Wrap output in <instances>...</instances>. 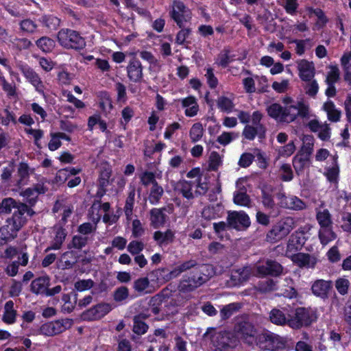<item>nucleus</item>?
<instances>
[{"mask_svg":"<svg viewBox=\"0 0 351 351\" xmlns=\"http://www.w3.org/2000/svg\"><path fill=\"white\" fill-rule=\"evenodd\" d=\"M25 213L30 217L36 214L33 209H30L25 205H21L14 210L12 217L6 219L5 224L0 228V245L5 244L17 236V232L27 221L25 216Z\"/></svg>","mask_w":351,"mask_h":351,"instance_id":"1","label":"nucleus"},{"mask_svg":"<svg viewBox=\"0 0 351 351\" xmlns=\"http://www.w3.org/2000/svg\"><path fill=\"white\" fill-rule=\"evenodd\" d=\"M212 270L210 265H202L184 275L178 287L179 292L189 293L201 287L210 279Z\"/></svg>","mask_w":351,"mask_h":351,"instance_id":"2","label":"nucleus"},{"mask_svg":"<svg viewBox=\"0 0 351 351\" xmlns=\"http://www.w3.org/2000/svg\"><path fill=\"white\" fill-rule=\"evenodd\" d=\"M204 337L209 338L215 351H231L239 343V340L232 333L226 331L216 332L213 328H208Z\"/></svg>","mask_w":351,"mask_h":351,"instance_id":"3","label":"nucleus"},{"mask_svg":"<svg viewBox=\"0 0 351 351\" xmlns=\"http://www.w3.org/2000/svg\"><path fill=\"white\" fill-rule=\"evenodd\" d=\"M315 313L310 308L298 307L290 311L288 326L294 330L309 326L316 320Z\"/></svg>","mask_w":351,"mask_h":351,"instance_id":"4","label":"nucleus"},{"mask_svg":"<svg viewBox=\"0 0 351 351\" xmlns=\"http://www.w3.org/2000/svg\"><path fill=\"white\" fill-rule=\"evenodd\" d=\"M234 332L241 339L250 345L256 342L259 335L257 328L245 316L237 319Z\"/></svg>","mask_w":351,"mask_h":351,"instance_id":"5","label":"nucleus"},{"mask_svg":"<svg viewBox=\"0 0 351 351\" xmlns=\"http://www.w3.org/2000/svg\"><path fill=\"white\" fill-rule=\"evenodd\" d=\"M295 227V221L291 217L279 221L272 226L267 233L266 240L269 243H276L286 237Z\"/></svg>","mask_w":351,"mask_h":351,"instance_id":"6","label":"nucleus"},{"mask_svg":"<svg viewBox=\"0 0 351 351\" xmlns=\"http://www.w3.org/2000/svg\"><path fill=\"white\" fill-rule=\"evenodd\" d=\"M60 44L67 49H82L86 46L84 38L80 33L70 29H62L58 34Z\"/></svg>","mask_w":351,"mask_h":351,"instance_id":"7","label":"nucleus"},{"mask_svg":"<svg viewBox=\"0 0 351 351\" xmlns=\"http://www.w3.org/2000/svg\"><path fill=\"white\" fill-rule=\"evenodd\" d=\"M255 343L263 349L281 350L285 348L287 341L278 335L267 331L259 334Z\"/></svg>","mask_w":351,"mask_h":351,"instance_id":"8","label":"nucleus"},{"mask_svg":"<svg viewBox=\"0 0 351 351\" xmlns=\"http://www.w3.org/2000/svg\"><path fill=\"white\" fill-rule=\"evenodd\" d=\"M245 178H239L236 182V191L233 194V202L240 206L252 207V199L247 193V188L244 183Z\"/></svg>","mask_w":351,"mask_h":351,"instance_id":"9","label":"nucleus"},{"mask_svg":"<svg viewBox=\"0 0 351 351\" xmlns=\"http://www.w3.org/2000/svg\"><path fill=\"white\" fill-rule=\"evenodd\" d=\"M227 222L230 228L240 229L247 228L250 225L248 215L243 211H230L228 213Z\"/></svg>","mask_w":351,"mask_h":351,"instance_id":"10","label":"nucleus"},{"mask_svg":"<svg viewBox=\"0 0 351 351\" xmlns=\"http://www.w3.org/2000/svg\"><path fill=\"white\" fill-rule=\"evenodd\" d=\"M112 310V306L108 303H101L94 306L82 314L84 320H96L104 317Z\"/></svg>","mask_w":351,"mask_h":351,"instance_id":"11","label":"nucleus"},{"mask_svg":"<svg viewBox=\"0 0 351 351\" xmlns=\"http://www.w3.org/2000/svg\"><path fill=\"white\" fill-rule=\"evenodd\" d=\"M290 311L286 307L274 308L269 313V321L276 326H288Z\"/></svg>","mask_w":351,"mask_h":351,"instance_id":"12","label":"nucleus"},{"mask_svg":"<svg viewBox=\"0 0 351 351\" xmlns=\"http://www.w3.org/2000/svg\"><path fill=\"white\" fill-rule=\"evenodd\" d=\"M188 12L189 11L182 1H173L171 16L180 27H182L184 22H186L189 18Z\"/></svg>","mask_w":351,"mask_h":351,"instance_id":"13","label":"nucleus"},{"mask_svg":"<svg viewBox=\"0 0 351 351\" xmlns=\"http://www.w3.org/2000/svg\"><path fill=\"white\" fill-rule=\"evenodd\" d=\"M251 274L252 269L250 267H243L239 269H232L228 283L230 287L239 286L247 281Z\"/></svg>","mask_w":351,"mask_h":351,"instance_id":"14","label":"nucleus"},{"mask_svg":"<svg viewBox=\"0 0 351 351\" xmlns=\"http://www.w3.org/2000/svg\"><path fill=\"white\" fill-rule=\"evenodd\" d=\"M282 265L276 261L267 260L264 264L258 265L257 273L261 276H278L282 273Z\"/></svg>","mask_w":351,"mask_h":351,"instance_id":"15","label":"nucleus"},{"mask_svg":"<svg viewBox=\"0 0 351 351\" xmlns=\"http://www.w3.org/2000/svg\"><path fill=\"white\" fill-rule=\"evenodd\" d=\"M332 288V281L319 279L313 282L311 289L313 295L325 300L328 298L329 292Z\"/></svg>","mask_w":351,"mask_h":351,"instance_id":"16","label":"nucleus"},{"mask_svg":"<svg viewBox=\"0 0 351 351\" xmlns=\"http://www.w3.org/2000/svg\"><path fill=\"white\" fill-rule=\"evenodd\" d=\"M290 104H287L285 106H282L278 104L274 103L269 106L267 112L269 117L280 122L290 123L287 120Z\"/></svg>","mask_w":351,"mask_h":351,"instance_id":"17","label":"nucleus"},{"mask_svg":"<svg viewBox=\"0 0 351 351\" xmlns=\"http://www.w3.org/2000/svg\"><path fill=\"white\" fill-rule=\"evenodd\" d=\"M309 114V106L308 104L300 101L295 104H290L287 120L294 121L298 117L306 118Z\"/></svg>","mask_w":351,"mask_h":351,"instance_id":"18","label":"nucleus"},{"mask_svg":"<svg viewBox=\"0 0 351 351\" xmlns=\"http://www.w3.org/2000/svg\"><path fill=\"white\" fill-rule=\"evenodd\" d=\"M143 66L141 62L136 58H132L127 66L128 78L134 82H140L143 80Z\"/></svg>","mask_w":351,"mask_h":351,"instance_id":"19","label":"nucleus"},{"mask_svg":"<svg viewBox=\"0 0 351 351\" xmlns=\"http://www.w3.org/2000/svg\"><path fill=\"white\" fill-rule=\"evenodd\" d=\"M297 68L299 71V77L302 81L314 78L315 69L313 62L305 59L300 60L297 61Z\"/></svg>","mask_w":351,"mask_h":351,"instance_id":"20","label":"nucleus"},{"mask_svg":"<svg viewBox=\"0 0 351 351\" xmlns=\"http://www.w3.org/2000/svg\"><path fill=\"white\" fill-rule=\"evenodd\" d=\"M278 198L282 207L292 210H302L305 208V204L295 196H286L284 193H279Z\"/></svg>","mask_w":351,"mask_h":351,"instance_id":"21","label":"nucleus"},{"mask_svg":"<svg viewBox=\"0 0 351 351\" xmlns=\"http://www.w3.org/2000/svg\"><path fill=\"white\" fill-rule=\"evenodd\" d=\"M292 261L300 267L313 268L317 263L315 256L304 253L294 254Z\"/></svg>","mask_w":351,"mask_h":351,"instance_id":"22","label":"nucleus"},{"mask_svg":"<svg viewBox=\"0 0 351 351\" xmlns=\"http://www.w3.org/2000/svg\"><path fill=\"white\" fill-rule=\"evenodd\" d=\"M306 239L303 232H295L293 233L287 245V252H296L300 250L305 243Z\"/></svg>","mask_w":351,"mask_h":351,"instance_id":"23","label":"nucleus"},{"mask_svg":"<svg viewBox=\"0 0 351 351\" xmlns=\"http://www.w3.org/2000/svg\"><path fill=\"white\" fill-rule=\"evenodd\" d=\"M50 285V278L47 276H41L32 280L31 291L36 294L45 295Z\"/></svg>","mask_w":351,"mask_h":351,"instance_id":"24","label":"nucleus"},{"mask_svg":"<svg viewBox=\"0 0 351 351\" xmlns=\"http://www.w3.org/2000/svg\"><path fill=\"white\" fill-rule=\"evenodd\" d=\"M55 237L52 241L51 245L49 246L45 252H47L51 250H59L61 248L64 241L67 235V232L62 226H55Z\"/></svg>","mask_w":351,"mask_h":351,"instance_id":"25","label":"nucleus"},{"mask_svg":"<svg viewBox=\"0 0 351 351\" xmlns=\"http://www.w3.org/2000/svg\"><path fill=\"white\" fill-rule=\"evenodd\" d=\"M154 239L160 246L167 245L173 242L175 239V232L170 229L165 232L156 231L154 233Z\"/></svg>","mask_w":351,"mask_h":351,"instance_id":"26","label":"nucleus"},{"mask_svg":"<svg viewBox=\"0 0 351 351\" xmlns=\"http://www.w3.org/2000/svg\"><path fill=\"white\" fill-rule=\"evenodd\" d=\"M23 73L25 78L36 88L37 91L43 92L44 85L35 71L30 69H25L23 70Z\"/></svg>","mask_w":351,"mask_h":351,"instance_id":"27","label":"nucleus"},{"mask_svg":"<svg viewBox=\"0 0 351 351\" xmlns=\"http://www.w3.org/2000/svg\"><path fill=\"white\" fill-rule=\"evenodd\" d=\"M265 128L258 127L255 128L250 125H247L244 128L243 131V136L250 141L254 140L256 136H258L260 138H265Z\"/></svg>","mask_w":351,"mask_h":351,"instance_id":"28","label":"nucleus"},{"mask_svg":"<svg viewBox=\"0 0 351 351\" xmlns=\"http://www.w3.org/2000/svg\"><path fill=\"white\" fill-rule=\"evenodd\" d=\"M323 109L326 112L329 121L332 122H337L339 121L341 112L335 108V106L332 101L329 100L325 102L323 106Z\"/></svg>","mask_w":351,"mask_h":351,"instance_id":"29","label":"nucleus"},{"mask_svg":"<svg viewBox=\"0 0 351 351\" xmlns=\"http://www.w3.org/2000/svg\"><path fill=\"white\" fill-rule=\"evenodd\" d=\"M16 316V311L14 309V302L9 300L5 304L2 320L8 324H12L15 322Z\"/></svg>","mask_w":351,"mask_h":351,"instance_id":"30","label":"nucleus"},{"mask_svg":"<svg viewBox=\"0 0 351 351\" xmlns=\"http://www.w3.org/2000/svg\"><path fill=\"white\" fill-rule=\"evenodd\" d=\"M193 183L186 180H180L176 186V189L185 198L191 199L194 197L192 193Z\"/></svg>","mask_w":351,"mask_h":351,"instance_id":"31","label":"nucleus"},{"mask_svg":"<svg viewBox=\"0 0 351 351\" xmlns=\"http://www.w3.org/2000/svg\"><path fill=\"white\" fill-rule=\"evenodd\" d=\"M165 208H153L150 211V220L152 224L155 227L158 228L163 225L165 222L166 215L163 211Z\"/></svg>","mask_w":351,"mask_h":351,"instance_id":"32","label":"nucleus"},{"mask_svg":"<svg viewBox=\"0 0 351 351\" xmlns=\"http://www.w3.org/2000/svg\"><path fill=\"white\" fill-rule=\"evenodd\" d=\"M23 205L21 202H18L13 198H5L0 202V213L9 214L12 209H17L19 206Z\"/></svg>","mask_w":351,"mask_h":351,"instance_id":"33","label":"nucleus"},{"mask_svg":"<svg viewBox=\"0 0 351 351\" xmlns=\"http://www.w3.org/2000/svg\"><path fill=\"white\" fill-rule=\"evenodd\" d=\"M20 195L25 198L26 203L21 202V204L25 205L27 207L32 209L38 200V195L34 192L32 188H28L20 193Z\"/></svg>","mask_w":351,"mask_h":351,"instance_id":"34","label":"nucleus"},{"mask_svg":"<svg viewBox=\"0 0 351 351\" xmlns=\"http://www.w3.org/2000/svg\"><path fill=\"white\" fill-rule=\"evenodd\" d=\"M241 305L239 303H230L224 306L220 311V315L222 319L225 320L230 318L233 314L239 311Z\"/></svg>","mask_w":351,"mask_h":351,"instance_id":"35","label":"nucleus"},{"mask_svg":"<svg viewBox=\"0 0 351 351\" xmlns=\"http://www.w3.org/2000/svg\"><path fill=\"white\" fill-rule=\"evenodd\" d=\"M337 237L336 234L332 230L331 227L320 228L319 238L322 244L326 245Z\"/></svg>","mask_w":351,"mask_h":351,"instance_id":"36","label":"nucleus"},{"mask_svg":"<svg viewBox=\"0 0 351 351\" xmlns=\"http://www.w3.org/2000/svg\"><path fill=\"white\" fill-rule=\"evenodd\" d=\"M112 171L108 167H104V169L101 171L99 178V185L100 188L102 189V193L100 196H102L105 193L106 190L104 189L109 184V180L111 176Z\"/></svg>","mask_w":351,"mask_h":351,"instance_id":"37","label":"nucleus"},{"mask_svg":"<svg viewBox=\"0 0 351 351\" xmlns=\"http://www.w3.org/2000/svg\"><path fill=\"white\" fill-rule=\"evenodd\" d=\"M350 55H343L341 58V63L344 71V80L351 84V62Z\"/></svg>","mask_w":351,"mask_h":351,"instance_id":"38","label":"nucleus"},{"mask_svg":"<svg viewBox=\"0 0 351 351\" xmlns=\"http://www.w3.org/2000/svg\"><path fill=\"white\" fill-rule=\"evenodd\" d=\"M164 191L162 187L159 186L158 183H154V185L152 186L150 191V194L149 196V202L152 204L158 203Z\"/></svg>","mask_w":351,"mask_h":351,"instance_id":"39","label":"nucleus"},{"mask_svg":"<svg viewBox=\"0 0 351 351\" xmlns=\"http://www.w3.org/2000/svg\"><path fill=\"white\" fill-rule=\"evenodd\" d=\"M305 82L304 89L305 93L310 97H315L319 90L318 83L315 80L311 79L310 80H304Z\"/></svg>","mask_w":351,"mask_h":351,"instance_id":"40","label":"nucleus"},{"mask_svg":"<svg viewBox=\"0 0 351 351\" xmlns=\"http://www.w3.org/2000/svg\"><path fill=\"white\" fill-rule=\"evenodd\" d=\"M36 45L44 52L51 51L55 47V42L49 37L43 36L36 41Z\"/></svg>","mask_w":351,"mask_h":351,"instance_id":"41","label":"nucleus"},{"mask_svg":"<svg viewBox=\"0 0 351 351\" xmlns=\"http://www.w3.org/2000/svg\"><path fill=\"white\" fill-rule=\"evenodd\" d=\"M204 134L202 125L199 123H194L189 132V136L193 143L199 141Z\"/></svg>","mask_w":351,"mask_h":351,"instance_id":"42","label":"nucleus"},{"mask_svg":"<svg viewBox=\"0 0 351 351\" xmlns=\"http://www.w3.org/2000/svg\"><path fill=\"white\" fill-rule=\"evenodd\" d=\"M17 173L20 178L17 181V185L21 186L25 184L27 179L29 177V167L24 162L20 163Z\"/></svg>","mask_w":351,"mask_h":351,"instance_id":"43","label":"nucleus"},{"mask_svg":"<svg viewBox=\"0 0 351 351\" xmlns=\"http://www.w3.org/2000/svg\"><path fill=\"white\" fill-rule=\"evenodd\" d=\"M88 237L82 235H75L72 238L71 242L68 245L69 248H75L81 250L88 243Z\"/></svg>","mask_w":351,"mask_h":351,"instance_id":"44","label":"nucleus"},{"mask_svg":"<svg viewBox=\"0 0 351 351\" xmlns=\"http://www.w3.org/2000/svg\"><path fill=\"white\" fill-rule=\"evenodd\" d=\"M317 219L321 228L331 227L332 221L330 219V214L328 210L318 212L317 214Z\"/></svg>","mask_w":351,"mask_h":351,"instance_id":"45","label":"nucleus"},{"mask_svg":"<svg viewBox=\"0 0 351 351\" xmlns=\"http://www.w3.org/2000/svg\"><path fill=\"white\" fill-rule=\"evenodd\" d=\"M148 329V326L143 322L140 316L134 317L133 332L138 335L145 334Z\"/></svg>","mask_w":351,"mask_h":351,"instance_id":"46","label":"nucleus"},{"mask_svg":"<svg viewBox=\"0 0 351 351\" xmlns=\"http://www.w3.org/2000/svg\"><path fill=\"white\" fill-rule=\"evenodd\" d=\"M62 260L64 266L63 269L71 268L77 262V257L72 251L64 252L62 255Z\"/></svg>","mask_w":351,"mask_h":351,"instance_id":"47","label":"nucleus"},{"mask_svg":"<svg viewBox=\"0 0 351 351\" xmlns=\"http://www.w3.org/2000/svg\"><path fill=\"white\" fill-rule=\"evenodd\" d=\"M222 160L221 156L216 152H212L209 157V169L211 171H217L219 166L221 165Z\"/></svg>","mask_w":351,"mask_h":351,"instance_id":"48","label":"nucleus"},{"mask_svg":"<svg viewBox=\"0 0 351 351\" xmlns=\"http://www.w3.org/2000/svg\"><path fill=\"white\" fill-rule=\"evenodd\" d=\"M237 137V133L224 132L217 137V141L219 144L226 146Z\"/></svg>","mask_w":351,"mask_h":351,"instance_id":"49","label":"nucleus"},{"mask_svg":"<svg viewBox=\"0 0 351 351\" xmlns=\"http://www.w3.org/2000/svg\"><path fill=\"white\" fill-rule=\"evenodd\" d=\"M230 51L231 50L229 47H226L219 55V64L223 68L227 67L232 60V57L230 56Z\"/></svg>","mask_w":351,"mask_h":351,"instance_id":"50","label":"nucleus"},{"mask_svg":"<svg viewBox=\"0 0 351 351\" xmlns=\"http://www.w3.org/2000/svg\"><path fill=\"white\" fill-rule=\"evenodd\" d=\"M129 296V290L126 287L122 286L117 288L113 293V299L116 302H122Z\"/></svg>","mask_w":351,"mask_h":351,"instance_id":"51","label":"nucleus"},{"mask_svg":"<svg viewBox=\"0 0 351 351\" xmlns=\"http://www.w3.org/2000/svg\"><path fill=\"white\" fill-rule=\"evenodd\" d=\"M303 147L302 149L303 151L308 155H310L312 154L313 151V146H314V138L311 135H304L303 138Z\"/></svg>","mask_w":351,"mask_h":351,"instance_id":"52","label":"nucleus"},{"mask_svg":"<svg viewBox=\"0 0 351 351\" xmlns=\"http://www.w3.org/2000/svg\"><path fill=\"white\" fill-rule=\"evenodd\" d=\"M97 229V226L90 222H86L80 225L77 228V232L82 236L94 233Z\"/></svg>","mask_w":351,"mask_h":351,"instance_id":"53","label":"nucleus"},{"mask_svg":"<svg viewBox=\"0 0 351 351\" xmlns=\"http://www.w3.org/2000/svg\"><path fill=\"white\" fill-rule=\"evenodd\" d=\"M350 282L346 278H339L335 281V287L341 295H346L348 293Z\"/></svg>","mask_w":351,"mask_h":351,"instance_id":"54","label":"nucleus"},{"mask_svg":"<svg viewBox=\"0 0 351 351\" xmlns=\"http://www.w3.org/2000/svg\"><path fill=\"white\" fill-rule=\"evenodd\" d=\"M217 106L223 111H230L234 105L232 101L226 97H220L218 98Z\"/></svg>","mask_w":351,"mask_h":351,"instance_id":"55","label":"nucleus"},{"mask_svg":"<svg viewBox=\"0 0 351 351\" xmlns=\"http://www.w3.org/2000/svg\"><path fill=\"white\" fill-rule=\"evenodd\" d=\"M145 245L142 241H132L128 245V251L132 255L138 254L143 249Z\"/></svg>","mask_w":351,"mask_h":351,"instance_id":"56","label":"nucleus"},{"mask_svg":"<svg viewBox=\"0 0 351 351\" xmlns=\"http://www.w3.org/2000/svg\"><path fill=\"white\" fill-rule=\"evenodd\" d=\"M339 166L336 159H335L333 166L327 170L326 176L330 182H336L339 176Z\"/></svg>","mask_w":351,"mask_h":351,"instance_id":"57","label":"nucleus"},{"mask_svg":"<svg viewBox=\"0 0 351 351\" xmlns=\"http://www.w3.org/2000/svg\"><path fill=\"white\" fill-rule=\"evenodd\" d=\"M149 285L147 278H140L134 282V289L138 293H143Z\"/></svg>","mask_w":351,"mask_h":351,"instance_id":"58","label":"nucleus"},{"mask_svg":"<svg viewBox=\"0 0 351 351\" xmlns=\"http://www.w3.org/2000/svg\"><path fill=\"white\" fill-rule=\"evenodd\" d=\"M262 203L265 208L272 209L275 202L272 195L265 190H262Z\"/></svg>","mask_w":351,"mask_h":351,"instance_id":"59","label":"nucleus"},{"mask_svg":"<svg viewBox=\"0 0 351 351\" xmlns=\"http://www.w3.org/2000/svg\"><path fill=\"white\" fill-rule=\"evenodd\" d=\"M68 323L67 321L57 320L55 322H51L53 335H58L66 329V324Z\"/></svg>","mask_w":351,"mask_h":351,"instance_id":"60","label":"nucleus"},{"mask_svg":"<svg viewBox=\"0 0 351 351\" xmlns=\"http://www.w3.org/2000/svg\"><path fill=\"white\" fill-rule=\"evenodd\" d=\"M44 25L50 29H56L60 24V20L53 16H45L42 20Z\"/></svg>","mask_w":351,"mask_h":351,"instance_id":"61","label":"nucleus"},{"mask_svg":"<svg viewBox=\"0 0 351 351\" xmlns=\"http://www.w3.org/2000/svg\"><path fill=\"white\" fill-rule=\"evenodd\" d=\"M94 285V282L90 280H81L79 281H77L75 283V288L79 291H83L87 289H90L92 288Z\"/></svg>","mask_w":351,"mask_h":351,"instance_id":"62","label":"nucleus"},{"mask_svg":"<svg viewBox=\"0 0 351 351\" xmlns=\"http://www.w3.org/2000/svg\"><path fill=\"white\" fill-rule=\"evenodd\" d=\"M254 159V156L253 154L250 153H244L241 156L238 164L240 167L245 168L252 164Z\"/></svg>","mask_w":351,"mask_h":351,"instance_id":"63","label":"nucleus"},{"mask_svg":"<svg viewBox=\"0 0 351 351\" xmlns=\"http://www.w3.org/2000/svg\"><path fill=\"white\" fill-rule=\"evenodd\" d=\"M339 78V71L337 67H333L331 71L328 73L326 83L327 85L334 84L338 81Z\"/></svg>","mask_w":351,"mask_h":351,"instance_id":"64","label":"nucleus"}]
</instances>
